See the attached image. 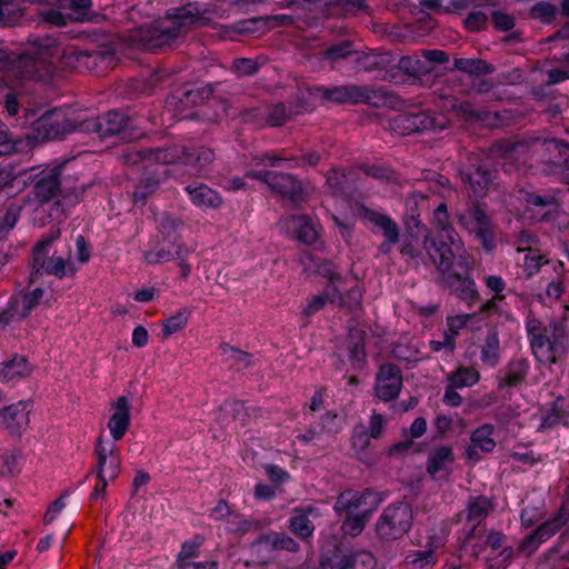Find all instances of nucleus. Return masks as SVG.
Returning a JSON list of instances; mask_svg holds the SVG:
<instances>
[{
	"label": "nucleus",
	"mask_w": 569,
	"mask_h": 569,
	"mask_svg": "<svg viewBox=\"0 0 569 569\" xmlns=\"http://www.w3.org/2000/svg\"><path fill=\"white\" fill-rule=\"evenodd\" d=\"M511 542V539L503 533L501 530L491 529L485 535L482 545V552L488 548L490 555L503 548L506 545Z\"/></svg>",
	"instance_id": "59"
},
{
	"label": "nucleus",
	"mask_w": 569,
	"mask_h": 569,
	"mask_svg": "<svg viewBox=\"0 0 569 569\" xmlns=\"http://www.w3.org/2000/svg\"><path fill=\"white\" fill-rule=\"evenodd\" d=\"M24 172V169L12 162H2L0 164V203L16 196L18 189L14 187V182Z\"/></svg>",
	"instance_id": "35"
},
{
	"label": "nucleus",
	"mask_w": 569,
	"mask_h": 569,
	"mask_svg": "<svg viewBox=\"0 0 569 569\" xmlns=\"http://www.w3.org/2000/svg\"><path fill=\"white\" fill-rule=\"evenodd\" d=\"M356 169L332 168L326 173V184L333 197L348 200L358 189Z\"/></svg>",
	"instance_id": "19"
},
{
	"label": "nucleus",
	"mask_w": 569,
	"mask_h": 569,
	"mask_svg": "<svg viewBox=\"0 0 569 569\" xmlns=\"http://www.w3.org/2000/svg\"><path fill=\"white\" fill-rule=\"evenodd\" d=\"M471 527L458 531V558L465 556L478 559L482 553V542L487 531L486 526L470 523Z\"/></svg>",
	"instance_id": "24"
},
{
	"label": "nucleus",
	"mask_w": 569,
	"mask_h": 569,
	"mask_svg": "<svg viewBox=\"0 0 569 569\" xmlns=\"http://www.w3.org/2000/svg\"><path fill=\"white\" fill-rule=\"evenodd\" d=\"M435 222L437 223L438 231L436 233H430L425 236L423 239V248L428 252V247L431 242H435V247L438 248V241L453 247L456 242H462L458 232L455 230L452 224L449 221L448 207L446 203H440L438 208L435 210Z\"/></svg>",
	"instance_id": "21"
},
{
	"label": "nucleus",
	"mask_w": 569,
	"mask_h": 569,
	"mask_svg": "<svg viewBox=\"0 0 569 569\" xmlns=\"http://www.w3.org/2000/svg\"><path fill=\"white\" fill-rule=\"evenodd\" d=\"M307 90L309 96L321 104L327 102L336 104H369L379 108L387 104L389 100V92L382 87L375 86L349 83L326 87L315 84L308 87Z\"/></svg>",
	"instance_id": "5"
},
{
	"label": "nucleus",
	"mask_w": 569,
	"mask_h": 569,
	"mask_svg": "<svg viewBox=\"0 0 569 569\" xmlns=\"http://www.w3.org/2000/svg\"><path fill=\"white\" fill-rule=\"evenodd\" d=\"M546 150L549 152H557V156L550 158L548 161L556 167L569 170V143L559 139H551L545 142ZM569 182V173L567 174Z\"/></svg>",
	"instance_id": "47"
},
{
	"label": "nucleus",
	"mask_w": 569,
	"mask_h": 569,
	"mask_svg": "<svg viewBox=\"0 0 569 569\" xmlns=\"http://www.w3.org/2000/svg\"><path fill=\"white\" fill-rule=\"evenodd\" d=\"M60 238V230L54 229L43 234L41 239L33 246L31 251L32 272L31 282L34 278L42 274L53 276L57 279L74 277L78 272L76 264L69 259L52 254L49 257L50 249L54 241Z\"/></svg>",
	"instance_id": "7"
},
{
	"label": "nucleus",
	"mask_w": 569,
	"mask_h": 569,
	"mask_svg": "<svg viewBox=\"0 0 569 569\" xmlns=\"http://www.w3.org/2000/svg\"><path fill=\"white\" fill-rule=\"evenodd\" d=\"M530 18L542 23H551L557 16V8L548 1H538L529 10Z\"/></svg>",
	"instance_id": "56"
},
{
	"label": "nucleus",
	"mask_w": 569,
	"mask_h": 569,
	"mask_svg": "<svg viewBox=\"0 0 569 569\" xmlns=\"http://www.w3.org/2000/svg\"><path fill=\"white\" fill-rule=\"evenodd\" d=\"M206 542V537L202 533H196L190 539L182 542L181 549L177 556L178 566L182 562H188L193 558L199 557V549Z\"/></svg>",
	"instance_id": "50"
},
{
	"label": "nucleus",
	"mask_w": 569,
	"mask_h": 569,
	"mask_svg": "<svg viewBox=\"0 0 569 569\" xmlns=\"http://www.w3.org/2000/svg\"><path fill=\"white\" fill-rule=\"evenodd\" d=\"M91 57L97 63V73H99L113 66L116 49L109 43L91 46Z\"/></svg>",
	"instance_id": "49"
},
{
	"label": "nucleus",
	"mask_w": 569,
	"mask_h": 569,
	"mask_svg": "<svg viewBox=\"0 0 569 569\" xmlns=\"http://www.w3.org/2000/svg\"><path fill=\"white\" fill-rule=\"evenodd\" d=\"M495 429L491 423L479 426L470 436L471 443L483 452H492L496 447V441L492 438Z\"/></svg>",
	"instance_id": "44"
},
{
	"label": "nucleus",
	"mask_w": 569,
	"mask_h": 569,
	"mask_svg": "<svg viewBox=\"0 0 569 569\" xmlns=\"http://www.w3.org/2000/svg\"><path fill=\"white\" fill-rule=\"evenodd\" d=\"M159 188V180L153 177H144L136 186L132 192V200L134 204L143 206L150 194Z\"/></svg>",
	"instance_id": "53"
},
{
	"label": "nucleus",
	"mask_w": 569,
	"mask_h": 569,
	"mask_svg": "<svg viewBox=\"0 0 569 569\" xmlns=\"http://www.w3.org/2000/svg\"><path fill=\"white\" fill-rule=\"evenodd\" d=\"M231 70L239 78L253 77L259 72L260 64L250 58H236Z\"/></svg>",
	"instance_id": "63"
},
{
	"label": "nucleus",
	"mask_w": 569,
	"mask_h": 569,
	"mask_svg": "<svg viewBox=\"0 0 569 569\" xmlns=\"http://www.w3.org/2000/svg\"><path fill=\"white\" fill-rule=\"evenodd\" d=\"M295 226L297 228V239L306 244H313L318 239V232L312 223V220L306 216L300 214L295 218Z\"/></svg>",
	"instance_id": "51"
},
{
	"label": "nucleus",
	"mask_w": 569,
	"mask_h": 569,
	"mask_svg": "<svg viewBox=\"0 0 569 569\" xmlns=\"http://www.w3.org/2000/svg\"><path fill=\"white\" fill-rule=\"evenodd\" d=\"M212 149L204 146L168 144L161 148H142L127 154V162L154 161L163 164L179 163L190 167L193 173L201 174L214 160Z\"/></svg>",
	"instance_id": "4"
},
{
	"label": "nucleus",
	"mask_w": 569,
	"mask_h": 569,
	"mask_svg": "<svg viewBox=\"0 0 569 569\" xmlns=\"http://www.w3.org/2000/svg\"><path fill=\"white\" fill-rule=\"evenodd\" d=\"M272 532H264L250 543L249 551L253 561L259 566H268L273 560L274 547Z\"/></svg>",
	"instance_id": "37"
},
{
	"label": "nucleus",
	"mask_w": 569,
	"mask_h": 569,
	"mask_svg": "<svg viewBox=\"0 0 569 569\" xmlns=\"http://www.w3.org/2000/svg\"><path fill=\"white\" fill-rule=\"evenodd\" d=\"M271 191L291 203H300L306 193L301 181L291 173L277 172L270 183Z\"/></svg>",
	"instance_id": "25"
},
{
	"label": "nucleus",
	"mask_w": 569,
	"mask_h": 569,
	"mask_svg": "<svg viewBox=\"0 0 569 569\" xmlns=\"http://www.w3.org/2000/svg\"><path fill=\"white\" fill-rule=\"evenodd\" d=\"M402 389V372L398 365L385 362L376 373L375 396L383 401L396 400Z\"/></svg>",
	"instance_id": "16"
},
{
	"label": "nucleus",
	"mask_w": 569,
	"mask_h": 569,
	"mask_svg": "<svg viewBox=\"0 0 569 569\" xmlns=\"http://www.w3.org/2000/svg\"><path fill=\"white\" fill-rule=\"evenodd\" d=\"M274 552L286 551L297 553L300 551V543L284 531H271Z\"/></svg>",
	"instance_id": "57"
},
{
	"label": "nucleus",
	"mask_w": 569,
	"mask_h": 569,
	"mask_svg": "<svg viewBox=\"0 0 569 569\" xmlns=\"http://www.w3.org/2000/svg\"><path fill=\"white\" fill-rule=\"evenodd\" d=\"M171 74L166 69H156L150 71L146 76H141L137 80V89L142 94L151 96L157 89L162 88L170 79Z\"/></svg>",
	"instance_id": "39"
},
{
	"label": "nucleus",
	"mask_w": 569,
	"mask_h": 569,
	"mask_svg": "<svg viewBox=\"0 0 569 569\" xmlns=\"http://www.w3.org/2000/svg\"><path fill=\"white\" fill-rule=\"evenodd\" d=\"M21 208L16 204H10L4 214L0 217V241L4 240L9 234L10 230H12L19 218H20Z\"/></svg>",
	"instance_id": "60"
},
{
	"label": "nucleus",
	"mask_w": 569,
	"mask_h": 569,
	"mask_svg": "<svg viewBox=\"0 0 569 569\" xmlns=\"http://www.w3.org/2000/svg\"><path fill=\"white\" fill-rule=\"evenodd\" d=\"M436 248L435 242L428 247V257L436 266L437 271L442 277L445 283L458 299L472 307L479 298L476 281L470 276H462L453 269L457 266L462 272L468 273L472 269V261L467 254L463 243L456 242L449 247L440 241Z\"/></svg>",
	"instance_id": "3"
},
{
	"label": "nucleus",
	"mask_w": 569,
	"mask_h": 569,
	"mask_svg": "<svg viewBox=\"0 0 569 569\" xmlns=\"http://www.w3.org/2000/svg\"><path fill=\"white\" fill-rule=\"evenodd\" d=\"M569 478L565 490V497L559 509L535 530L526 535L518 545V553L525 557L532 556L539 547L556 533L560 539L569 537Z\"/></svg>",
	"instance_id": "9"
},
{
	"label": "nucleus",
	"mask_w": 569,
	"mask_h": 569,
	"mask_svg": "<svg viewBox=\"0 0 569 569\" xmlns=\"http://www.w3.org/2000/svg\"><path fill=\"white\" fill-rule=\"evenodd\" d=\"M530 369V362L526 358H513L506 367L503 377L499 380V388H513L521 385Z\"/></svg>",
	"instance_id": "36"
},
{
	"label": "nucleus",
	"mask_w": 569,
	"mask_h": 569,
	"mask_svg": "<svg viewBox=\"0 0 569 569\" xmlns=\"http://www.w3.org/2000/svg\"><path fill=\"white\" fill-rule=\"evenodd\" d=\"M377 559L372 552L333 543L323 547L318 569H376Z\"/></svg>",
	"instance_id": "11"
},
{
	"label": "nucleus",
	"mask_w": 569,
	"mask_h": 569,
	"mask_svg": "<svg viewBox=\"0 0 569 569\" xmlns=\"http://www.w3.org/2000/svg\"><path fill=\"white\" fill-rule=\"evenodd\" d=\"M62 170L63 163H59L38 174L33 184V194L39 202H49L60 193Z\"/></svg>",
	"instance_id": "20"
},
{
	"label": "nucleus",
	"mask_w": 569,
	"mask_h": 569,
	"mask_svg": "<svg viewBox=\"0 0 569 569\" xmlns=\"http://www.w3.org/2000/svg\"><path fill=\"white\" fill-rule=\"evenodd\" d=\"M456 457L452 447L443 445L432 448L429 451L426 470L427 473L432 478L448 476L451 471L450 467L455 462Z\"/></svg>",
	"instance_id": "29"
},
{
	"label": "nucleus",
	"mask_w": 569,
	"mask_h": 569,
	"mask_svg": "<svg viewBox=\"0 0 569 569\" xmlns=\"http://www.w3.org/2000/svg\"><path fill=\"white\" fill-rule=\"evenodd\" d=\"M453 67L471 76L490 74L493 71L492 64L482 59L456 58Z\"/></svg>",
	"instance_id": "45"
},
{
	"label": "nucleus",
	"mask_w": 569,
	"mask_h": 569,
	"mask_svg": "<svg viewBox=\"0 0 569 569\" xmlns=\"http://www.w3.org/2000/svg\"><path fill=\"white\" fill-rule=\"evenodd\" d=\"M526 211L537 222H553L559 217L560 202L552 192L521 190Z\"/></svg>",
	"instance_id": "15"
},
{
	"label": "nucleus",
	"mask_w": 569,
	"mask_h": 569,
	"mask_svg": "<svg viewBox=\"0 0 569 569\" xmlns=\"http://www.w3.org/2000/svg\"><path fill=\"white\" fill-rule=\"evenodd\" d=\"M189 254L190 250L179 241L168 242L154 238L149 240L148 249L143 252V260L148 264H160Z\"/></svg>",
	"instance_id": "18"
},
{
	"label": "nucleus",
	"mask_w": 569,
	"mask_h": 569,
	"mask_svg": "<svg viewBox=\"0 0 569 569\" xmlns=\"http://www.w3.org/2000/svg\"><path fill=\"white\" fill-rule=\"evenodd\" d=\"M313 510L312 506L295 508L287 521V529L307 545H311L316 530V526L309 518Z\"/></svg>",
	"instance_id": "27"
},
{
	"label": "nucleus",
	"mask_w": 569,
	"mask_h": 569,
	"mask_svg": "<svg viewBox=\"0 0 569 569\" xmlns=\"http://www.w3.org/2000/svg\"><path fill=\"white\" fill-rule=\"evenodd\" d=\"M189 316L190 310L182 308L173 316L166 318L162 321L161 330L163 339H167L173 333L182 330L188 325Z\"/></svg>",
	"instance_id": "52"
},
{
	"label": "nucleus",
	"mask_w": 569,
	"mask_h": 569,
	"mask_svg": "<svg viewBox=\"0 0 569 569\" xmlns=\"http://www.w3.org/2000/svg\"><path fill=\"white\" fill-rule=\"evenodd\" d=\"M353 52V42L350 40H342L341 42L333 43L326 49L325 59L333 62L346 59Z\"/></svg>",
	"instance_id": "61"
},
{
	"label": "nucleus",
	"mask_w": 569,
	"mask_h": 569,
	"mask_svg": "<svg viewBox=\"0 0 569 569\" xmlns=\"http://www.w3.org/2000/svg\"><path fill=\"white\" fill-rule=\"evenodd\" d=\"M391 129L401 136H410L417 133L415 118L411 111L402 112L392 118L390 122Z\"/></svg>",
	"instance_id": "55"
},
{
	"label": "nucleus",
	"mask_w": 569,
	"mask_h": 569,
	"mask_svg": "<svg viewBox=\"0 0 569 569\" xmlns=\"http://www.w3.org/2000/svg\"><path fill=\"white\" fill-rule=\"evenodd\" d=\"M221 353L226 357L229 366L238 371L249 369L253 366V356L247 351L240 350L229 343H221Z\"/></svg>",
	"instance_id": "41"
},
{
	"label": "nucleus",
	"mask_w": 569,
	"mask_h": 569,
	"mask_svg": "<svg viewBox=\"0 0 569 569\" xmlns=\"http://www.w3.org/2000/svg\"><path fill=\"white\" fill-rule=\"evenodd\" d=\"M207 2L179 0L166 9L162 17L143 23L129 34L132 46L151 52L174 49L184 41L186 34L199 26H208L211 13Z\"/></svg>",
	"instance_id": "1"
},
{
	"label": "nucleus",
	"mask_w": 569,
	"mask_h": 569,
	"mask_svg": "<svg viewBox=\"0 0 569 569\" xmlns=\"http://www.w3.org/2000/svg\"><path fill=\"white\" fill-rule=\"evenodd\" d=\"M363 497L365 495H358V491L352 489L340 492L333 503L335 513L339 518H342L343 513H358L357 510L363 507Z\"/></svg>",
	"instance_id": "38"
},
{
	"label": "nucleus",
	"mask_w": 569,
	"mask_h": 569,
	"mask_svg": "<svg viewBox=\"0 0 569 569\" xmlns=\"http://www.w3.org/2000/svg\"><path fill=\"white\" fill-rule=\"evenodd\" d=\"M79 132L93 133L101 140L113 138L121 142H131L143 136L134 118L116 109L80 121Z\"/></svg>",
	"instance_id": "6"
},
{
	"label": "nucleus",
	"mask_w": 569,
	"mask_h": 569,
	"mask_svg": "<svg viewBox=\"0 0 569 569\" xmlns=\"http://www.w3.org/2000/svg\"><path fill=\"white\" fill-rule=\"evenodd\" d=\"M411 112L415 118L417 133L431 130L436 131L445 128L443 118L441 116H437L430 110L419 109Z\"/></svg>",
	"instance_id": "43"
},
{
	"label": "nucleus",
	"mask_w": 569,
	"mask_h": 569,
	"mask_svg": "<svg viewBox=\"0 0 569 569\" xmlns=\"http://www.w3.org/2000/svg\"><path fill=\"white\" fill-rule=\"evenodd\" d=\"M457 224L477 240L490 253L497 248L493 221L487 212L486 203L477 200L467 203L455 213Z\"/></svg>",
	"instance_id": "10"
},
{
	"label": "nucleus",
	"mask_w": 569,
	"mask_h": 569,
	"mask_svg": "<svg viewBox=\"0 0 569 569\" xmlns=\"http://www.w3.org/2000/svg\"><path fill=\"white\" fill-rule=\"evenodd\" d=\"M495 510L491 499L486 496H471L467 501L466 509L461 512L468 523L486 526L485 520Z\"/></svg>",
	"instance_id": "32"
},
{
	"label": "nucleus",
	"mask_w": 569,
	"mask_h": 569,
	"mask_svg": "<svg viewBox=\"0 0 569 569\" xmlns=\"http://www.w3.org/2000/svg\"><path fill=\"white\" fill-rule=\"evenodd\" d=\"M447 382L458 389L473 387L480 380L479 371L473 367L459 366L447 375Z\"/></svg>",
	"instance_id": "40"
},
{
	"label": "nucleus",
	"mask_w": 569,
	"mask_h": 569,
	"mask_svg": "<svg viewBox=\"0 0 569 569\" xmlns=\"http://www.w3.org/2000/svg\"><path fill=\"white\" fill-rule=\"evenodd\" d=\"M190 202L206 211L219 209L223 202L221 194L209 186L193 180L183 187Z\"/></svg>",
	"instance_id": "23"
},
{
	"label": "nucleus",
	"mask_w": 569,
	"mask_h": 569,
	"mask_svg": "<svg viewBox=\"0 0 569 569\" xmlns=\"http://www.w3.org/2000/svg\"><path fill=\"white\" fill-rule=\"evenodd\" d=\"M32 410L31 400H19L0 408V423L12 436H21L29 426V415Z\"/></svg>",
	"instance_id": "17"
},
{
	"label": "nucleus",
	"mask_w": 569,
	"mask_h": 569,
	"mask_svg": "<svg viewBox=\"0 0 569 569\" xmlns=\"http://www.w3.org/2000/svg\"><path fill=\"white\" fill-rule=\"evenodd\" d=\"M550 328L551 333L549 335L546 362L551 365L566 359L569 350V341L563 320L552 321Z\"/></svg>",
	"instance_id": "28"
},
{
	"label": "nucleus",
	"mask_w": 569,
	"mask_h": 569,
	"mask_svg": "<svg viewBox=\"0 0 569 569\" xmlns=\"http://www.w3.org/2000/svg\"><path fill=\"white\" fill-rule=\"evenodd\" d=\"M254 528V523L251 519L246 518L240 513H232L227 520L226 530L228 533L234 535L239 538L246 536Z\"/></svg>",
	"instance_id": "54"
},
{
	"label": "nucleus",
	"mask_w": 569,
	"mask_h": 569,
	"mask_svg": "<svg viewBox=\"0 0 569 569\" xmlns=\"http://www.w3.org/2000/svg\"><path fill=\"white\" fill-rule=\"evenodd\" d=\"M58 47H59V53L51 57L49 60L53 62V59L63 56L68 60V64L74 68L79 72L84 71H94L97 72V63L93 60V57H91V47L86 49H71L69 51H64L61 49V46L59 41L57 40ZM56 66V64H53ZM57 69V67H54Z\"/></svg>",
	"instance_id": "34"
},
{
	"label": "nucleus",
	"mask_w": 569,
	"mask_h": 569,
	"mask_svg": "<svg viewBox=\"0 0 569 569\" xmlns=\"http://www.w3.org/2000/svg\"><path fill=\"white\" fill-rule=\"evenodd\" d=\"M181 224L182 222L180 219L174 218L171 214H163L158 224V230L162 234V240H167L168 242H172V240L178 241L176 233Z\"/></svg>",
	"instance_id": "62"
},
{
	"label": "nucleus",
	"mask_w": 569,
	"mask_h": 569,
	"mask_svg": "<svg viewBox=\"0 0 569 569\" xmlns=\"http://www.w3.org/2000/svg\"><path fill=\"white\" fill-rule=\"evenodd\" d=\"M32 138L48 141L60 139L67 133L79 131V122L73 123L64 114L50 110L31 123Z\"/></svg>",
	"instance_id": "14"
},
{
	"label": "nucleus",
	"mask_w": 569,
	"mask_h": 569,
	"mask_svg": "<svg viewBox=\"0 0 569 569\" xmlns=\"http://www.w3.org/2000/svg\"><path fill=\"white\" fill-rule=\"evenodd\" d=\"M569 478L565 490V497L559 509L535 530L526 535L518 545V553L525 557L532 556L539 547L556 533L560 539L569 537Z\"/></svg>",
	"instance_id": "8"
},
{
	"label": "nucleus",
	"mask_w": 569,
	"mask_h": 569,
	"mask_svg": "<svg viewBox=\"0 0 569 569\" xmlns=\"http://www.w3.org/2000/svg\"><path fill=\"white\" fill-rule=\"evenodd\" d=\"M568 412L560 400L551 402L550 407L541 411L540 429H552L566 419Z\"/></svg>",
	"instance_id": "46"
},
{
	"label": "nucleus",
	"mask_w": 569,
	"mask_h": 569,
	"mask_svg": "<svg viewBox=\"0 0 569 569\" xmlns=\"http://www.w3.org/2000/svg\"><path fill=\"white\" fill-rule=\"evenodd\" d=\"M459 174L468 191L475 197L482 198L496 177V170L487 160L469 158L468 162L459 169Z\"/></svg>",
	"instance_id": "13"
},
{
	"label": "nucleus",
	"mask_w": 569,
	"mask_h": 569,
	"mask_svg": "<svg viewBox=\"0 0 569 569\" xmlns=\"http://www.w3.org/2000/svg\"><path fill=\"white\" fill-rule=\"evenodd\" d=\"M400 69L403 70L408 81H421L430 72L431 67L423 59L405 56L399 59Z\"/></svg>",
	"instance_id": "42"
},
{
	"label": "nucleus",
	"mask_w": 569,
	"mask_h": 569,
	"mask_svg": "<svg viewBox=\"0 0 569 569\" xmlns=\"http://www.w3.org/2000/svg\"><path fill=\"white\" fill-rule=\"evenodd\" d=\"M33 366L27 356L13 353L9 359L0 362V382H10L29 377Z\"/></svg>",
	"instance_id": "30"
},
{
	"label": "nucleus",
	"mask_w": 569,
	"mask_h": 569,
	"mask_svg": "<svg viewBox=\"0 0 569 569\" xmlns=\"http://www.w3.org/2000/svg\"><path fill=\"white\" fill-rule=\"evenodd\" d=\"M365 526V513H343L341 529L345 533L356 537L362 532Z\"/></svg>",
	"instance_id": "58"
},
{
	"label": "nucleus",
	"mask_w": 569,
	"mask_h": 569,
	"mask_svg": "<svg viewBox=\"0 0 569 569\" xmlns=\"http://www.w3.org/2000/svg\"><path fill=\"white\" fill-rule=\"evenodd\" d=\"M112 415L108 421V429L113 441L121 440L131 423V401L127 396H120L111 403Z\"/></svg>",
	"instance_id": "22"
},
{
	"label": "nucleus",
	"mask_w": 569,
	"mask_h": 569,
	"mask_svg": "<svg viewBox=\"0 0 569 569\" xmlns=\"http://www.w3.org/2000/svg\"><path fill=\"white\" fill-rule=\"evenodd\" d=\"M58 53L57 38L31 34L29 46L21 52L0 49V72L19 81H48L56 74L49 59Z\"/></svg>",
	"instance_id": "2"
},
{
	"label": "nucleus",
	"mask_w": 569,
	"mask_h": 569,
	"mask_svg": "<svg viewBox=\"0 0 569 569\" xmlns=\"http://www.w3.org/2000/svg\"><path fill=\"white\" fill-rule=\"evenodd\" d=\"M517 556H521L518 553V547L515 548L513 543L509 542L500 550L489 555L487 561L490 569H507Z\"/></svg>",
	"instance_id": "48"
},
{
	"label": "nucleus",
	"mask_w": 569,
	"mask_h": 569,
	"mask_svg": "<svg viewBox=\"0 0 569 569\" xmlns=\"http://www.w3.org/2000/svg\"><path fill=\"white\" fill-rule=\"evenodd\" d=\"M366 331L351 329L347 338L348 358L355 370H362L367 365Z\"/></svg>",
	"instance_id": "33"
},
{
	"label": "nucleus",
	"mask_w": 569,
	"mask_h": 569,
	"mask_svg": "<svg viewBox=\"0 0 569 569\" xmlns=\"http://www.w3.org/2000/svg\"><path fill=\"white\" fill-rule=\"evenodd\" d=\"M318 425L322 429V433L337 435L342 429L341 419L333 410H328L321 415Z\"/></svg>",
	"instance_id": "64"
},
{
	"label": "nucleus",
	"mask_w": 569,
	"mask_h": 569,
	"mask_svg": "<svg viewBox=\"0 0 569 569\" xmlns=\"http://www.w3.org/2000/svg\"><path fill=\"white\" fill-rule=\"evenodd\" d=\"M481 335L479 336L478 343L480 361L488 368H495L499 363L501 356L499 331L497 327L490 325L486 326Z\"/></svg>",
	"instance_id": "26"
},
{
	"label": "nucleus",
	"mask_w": 569,
	"mask_h": 569,
	"mask_svg": "<svg viewBox=\"0 0 569 569\" xmlns=\"http://www.w3.org/2000/svg\"><path fill=\"white\" fill-rule=\"evenodd\" d=\"M413 512L409 502L389 503L376 522V533L382 540H398L412 527Z\"/></svg>",
	"instance_id": "12"
},
{
	"label": "nucleus",
	"mask_w": 569,
	"mask_h": 569,
	"mask_svg": "<svg viewBox=\"0 0 569 569\" xmlns=\"http://www.w3.org/2000/svg\"><path fill=\"white\" fill-rule=\"evenodd\" d=\"M360 212L362 218L372 224L373 232L378 229L382 233L383 238H389V241L395 240V238H400V229L390 216L370 209L366 206L361 207Z\"/></svg>",
	"instance_id": "31"
}]
</instances>
